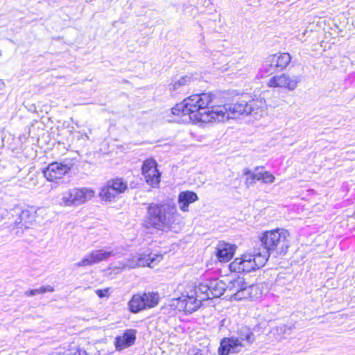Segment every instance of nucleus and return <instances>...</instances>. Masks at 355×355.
<instances>
[{
	"instance_id": "obj_1",
	"label": "nucleus",
	"mask_w": 355,
	"mask_h": 355,
	"mask_svg": "<svg viewBox=\"0 0 355 355\" xmlns=\"http://www.w3.org/2000/svg\"><path fill=\"white\" fill-rule=\"evenodd\" d=\"M184 100L191 112V120L194 123L221 122L228 117L225 107L220 105L208 107L214 101L211 93L193 94Z\"/></svg>"
},
{
	"instance_id": "obj_2",
	"label": "nucleus",
	"mask_w": 355,
	"mask_h": 355,
	"mask_svg": "<svg viewBox=\"0 0 355 355\" xmlns=\"http://www.w3.org/2000/svg\"><path fill=\"white\" fill-rule=\"evenodd\" d=\"M179 213L174 205L169 203L149 204L143 226L146 229L154 228L162 232L171 230Z\"/></svg>"
},
{
	"instance_id": "obj_3",
	"label": "nucleus",
	"mask_w": 355,
	"mask_h": 355,
	"mask_svg": "<svg viewBox=\"0 0 355 355\" xmlns=\"http://www.w3.org/2000/svg\"><path fill=\"white\" fill-rule=\"evenodd\" d=\"M290 233L284 228H277L265 232L261 241L267 251L264 253L268 255H284L290 247Z\"/></svg>"
},
{
	"instance_id": "obj_4",
	"label": "nucleus",
	"mask_w": 355,
	"mask_h": 355,
	"mask_svg": "<svg viewBox=\"0 0 355 355\" xmlns=\"http://www.w3.org/2000/svg\"><path fill=\"white\" fill-rule=\"evenodd\" d=\"M267 260L268 255L266 254H244L241 257L236 258L229 266L231 271L249 272L263 266Z\"/></svg>"
},
{
	"instance_id": "obj_5",
	"label": "nucleus",
	"mask_w": 355,
	"mask_h": 355,
	"mask_svg": "<svg viewBox=\"0 0 355 355\" xmlns=\"http://www.w3.org/2000/svg\"><path fill=\"white\" fill-rule=\"evenodd\" d=\"M202 293L198 291V286L193 288L192 286H188L181 296L173 300V305L180 311L186 313H192L196 311L201 305V302L207 300L202 297Z\"/></svg>"
},
{
	"instance_id": "obj_6",
	"label": "nucleus",
	"mask_w": 355,
	"mask_h": 355,
	"mask_svg": "<svg viewBox=\"0 0 355 355\" xmlns=\"http://www.w3.org/2000/svg\"><path fill=\"white\" fill-rule=\"evenodd\" d=\"M227 297L236 300L246 298H252L258 293L257 286L248 285L243 277H238L228 282L227 284Z\"/></svg>"
},
{
	"instance_id": "obj_7",
	"label": "nucleus",
	"mask_w": 355,
	"mask_h": 355,
	"mask_svg": "<svg viewBox=\"0 0 355 355\" xmlns=\"http://www.w3.org/2000/svg\"><path fill=\"white\" fill-rule=\"evenodd\" d=\"M227 297L236 300L246 298H252L258 293L257 286L248 285L243 277H238L228 282L227 284Z\"/></svg>"
},
{
	"instance_id": "obj_8",
	"label": "nucleus",
	"mask_w": 355,
	"mask_h": 355,
	"mask_svg": "<svg viewBox=\"0 0 355 355\" xmlns=\"http://www.w3.org/2000/svg\"><path fill=\"white\" fill-rule=\"evenodd\" d=\"M94 191L87 187L69 189L62 193L59 205L62 207L79 206L91 200Z\"/></svg>"
},
{
	"instance_id": "obj_9",
	"label": "nucleus",
	"mask_w": 355,
	"mask_h": 355,
	"mask_svg": "<svg viewBox=\"0 0 355 355\" xmlns=\"http://www.w3.org/2000/svg\"><path fill=\"white\" fill-rule=\"evenodd\" d=\"M227 289V284L219 279H206L198 286V291L206 300L220 297Z\"/></svg>"
},
{
	"instance_id": "obj_10",
	"label": "nucleus",
	"mask_w": 355,
	"mask_h": 355,
	"mask_svg": "<svg viewBox=\"0 0 355 355\" xmlns=\"http://www.w3.org/2000/svg\"><path fill=\"white\" fill-rule=\"evenodd\" d=\"M119 253L116 248H107L94 250L86 254L80 261L76 263L75 266L78 268L87 267L105 261L110 257L116 256Z\"/></svg>"
},
{
	"instance_id": "obj_11",
	"label": "nucleus",
	"mask_w": 355,
	"mask_h": 355,
	"mask_svg": "<svg viewBox=\"0 0 355 355\" xmlns=\"http://www.w3.org/2000/svg\"><path fill=\"white\" fill-rule=\"evenodd\" d=\"M163 259L162 254H145L137 253L127 260L123 268H135L137 267H150L154 268Z\"/></svg>"
},
{
	"instance_id": "obj_12",
	"label": "nucleus",
	"mask_w": 355,
	"mask_h": 355,
	"mask_svg": "<svg viewBox=\"0 0 355 355\" xmlns=\"http://www.w3.org/2000/svg\"><path fill=\"white\" fill-rule=\"evenodd\" d=\"M300 82L299 76L284 73L270 78L268 81V85L270 87H279L293 91Z\"/></svg>"
},
{
	"instance_id": "obj_13",
	"label": "nucleus",
	"mask_w": 355,
	"mask_h": 355,
	"mask_svg": "<svg viewBox=\"0 0 355 355\" xmlns=\"http://www.w3.org/2000/svg\"><path fill=\"white\" fill-rule=\"evenodd\" d=\"M142 174L147 184L153 187H157L160 182V173L157 170V164L153 159L144 162Z\"/></svg>"
},
{
	"instance_id": "obj_14",
	"label": "nucleus",
	"mask_w": 355,
	"mask_h": 355,
	"mask_svg": "<svg viewBox=\"0 0 355 355\" xmlns=\"http://www.w3.org/2000/svg\"><path fill=\"white\" fill-rule=\"evenodd\" d=\"M243 345L236 338L235 336L224 338L220 340L218 349V355H231L240 353L243 349Z\"/></svg>"
},
{
	"instance_id": "obj_15",
	"label": "nucleus",
	"mask_w": 355,
	"mask_h": 355,
	"mask_svg": "<svg viewBox=\"0 0 355 355\" xmlns=\"http://www.w3.org/2000/svg\"><path fill=\"white\" fill-rule=\"evenodd\" d=\"M70 168L62 163L53 162L50 164L43 171L46 179L49 182H55L63 178Z\"/></svg>"
},
{
	"instance_id": "obj_16",
	"label": "nucleus",
	"mask_w": 355,
	"mask_h": 355,
	"mask_svg": "<svg viewBox=\"0 0 355 355\" xmlns=\"http://www.w3.org/2000/svg\"><path fill=\"white\" fill-rule=\"evenodd\" d=\"M248 115L260 119L267 114L268 107L264 98L249 99Z\"/></svg>"
},
{
	"instance_id": "obj_17",
	"label": "nucleus",
	"mask_w": 355,
	"mask_h": 355,
	"mask_svg": "<svg viewBox=\"0 0 355 355\" xmlns=\"http://www.w3.org/2000/svg\"><path fill=\"white\" fill-rule=\"evenodd\" d=\"M246 98H248L247 96H243L242 98L238 99L236 102L233 104L221 105L222 106L225 107L228 114V117L225 119V121L232 117L231 116L232 114L248 115L249 100H247Z\"/></svg>"
},
{
	"instance_id": "obj_18",
	"label": "nucleus",
	"mask_w": 355,
	"mask_h": 355,
	"mask_svg": "<svg viewBox=\"0 0 355 355\" xmlns=\"http://www.w3.org/2000/svg\"><path fill=\"white\" fill-rule=\"evenodd\" d=\"M291 60L289 53H281L269 56L267 62L273 69H283L289 64Z\"/></svg>"
},
{
	"instance_id": "obj_19",
	"label": "nucleus",
	"mask_w": 355,
	"mask_h": 355,
	"mask_svg": "<svg viewBox=\"0 0 355 355\" xmlns=\"http://www.w3.org/2000/svg\"><path fill=\"white\" fill-rule=\"evenodd\" d=\"M236 246L234 245L220 242L216 248V256L220 262L229 261L234 254Z\"/></svg>"
},
{
	"instance_id": "obj_20",
	"label": "nucleus",
	"mask_w": 355,
	"mask_h": 355,
	"mask_svg": "<svg viewBox=\"0 0 355 355\" xmlns=\"http://www.w3.org/2000/svg\"><path fill=\"white\" fill-rule=\"evenodd\" d=\"M136 339V330L127 329L122 336L116 338L115 346L116 349L121 350L135 343Z\"/></svg>"
},
{
	"instance_id": "obj_21",
	"label": "nucleus",
	"mask_w": 355,
	"mask_h": 355,
	"mask_svg": "<svg viewBox=\"0 0 355 355\" xmlns=\"http://www.w3.org/2000/svg\"><path fill=\"white\" fill-rule=\"evenodd\" d=\"M171 113L173 116H176L174 121L177 122H187L191 120V112L189 107H187L185 100L182 103L177 104L174 107L171 109Z\"/></svg>"
},
{
	"instance_id": "obj_22",
	"label": "nucleus",
	"mask_w": 355,
	"mask_h": 355,
	"mask_svg": "<svg viewBox=\"0 0 355 355\" xmlns=\"http://www.w3.org/2000/svg\"><path fill=\"white\" fill-rule=\"evenodd\" d=\"M198 200L196 193L191 191H182L179 193L178 202L179 208L182 211H189V206L190 204L195 202Z\"/></svg>"
},
{
	"instance_id": "obj_23",
	"label": "nucleus",
	"mask_w": 355,
	"mask_h": 355,
	"mask_svg": "<svg viewBox=\"0 0 355 355\" xmlns=\"http://www.w3.org/2000/svg\"><path fill=\"white\" fill-rule=\"evenodd\" d=\"M236 334V338L243 345V347L250 345L255 340L253 331L248 326H242L239 328Z\"/></svg>"
},
{
	"instance_id": "obj_24",
	"label": "nucleus",
	"mask_w": 355,
	"mask_h": 355,
	"mask_svg": "<svg viewBox=\"0 0 355 355\" xmlns=\"http://www.w3.org/2000/svg\"><path fill=\"white\" fill-rule=\"evenodd\" d=\"M100 198L104 201L110 202L115 200L119 195L111 187L108 182L101 188Z\"/></svg>"
},
{
	"instance_id": "obj_25",
	"label": "nucleus",
	"mask_w": 355,
	"mask_h": 355,
	"mask_svg": "<svg viewBox=\"0 0 355 355\" xmlns=\"http://www.w3.org/2000/svg\"><path fill=\"white\" fill-rule=\"evenodd\" d=\"M192 81V76L190 75H185L178 78H175L172 80L171 84L168 85L169 90L171 91H178L182 87L189 85Z\"/></svg>"
},
{
	"instance_id": "obj_26",
	"label": "nucleus",
	"mask_w": 355,
	"mask_h": 355,
	"mask_svg": "<svg viewBox=\"0 0 355 355\" xmlns=\"http://www.w3.org/2000/svg\"><path fill=\"white\" fill-rule=\"evenodd\" d=\"M129 309L132 313H138L145 309L142 295H134L128 303Z\"/></svg>"
},
{
	"instance_id": "obj_27",
	"label": "nucleus",
	"mask_w": 355,
	"mask_h": 355,
	"mask_svg": "<svg viewBox=\"0 0 355 355\" xmlns=\"http://www.w3.org/2000/svg\"><path fill=\"white\" fill-rule=\"evenodd\" d=\"M144 304L146 309L155 307L159 302V295L155 293H147L142 294Z\"/></svg>"
},
{
	"instance_id": "obj_28",
	"label": "nucleus",
	"mask_w": 355,
	"mask_h": 355,
	"mask_svg": "<svg viewBox=\"0 0 355 355\" xmlns=\"http://www.w3.org/2000/svg\"><path fill=\"white\" fill-rule=\"evenodd\" d=\"M111 187L120 195L128 189V184L121 178H115L107 181Z\"/></svg>"
},
{
	"instance_id": "obj_29",
	"label": "nucleus",
	"mask_w": 355,
	"mask_h": 355,
	"mask_svg": "<svg viewBox=\"0 0 355 355\" xmlns=\"http://www.w3.org/2000/svg\"><path fill=\"white\" fill-rule=\"evenodd\" d=\"M35 219L34 214L30 210H23L19 215V221L16 223L28 227Z\"/></svg>"
},
{
	"instance_id": "obj_30",
	"label": "nucleus",
	"mask_w": 355,
	"mask_h": 355,
	"mask_svg": "<svg viewBox=\"0 0 355 355\" xmlns=\"http://www.w3.org/2000/svg\"><path fill=\"white\" fill-rule=\"evenodd\" d=\"M54 291V288L51 286H42L41 288H37V289H32V290H30V291H28L26 292V295H28V296H33V295H39V294H41V293H46V292H53Z\"/></svg>"
},
{
	"instance_id": "obj_31",
	"label": "nucleus",
	"mask_w": 355,
	"mask_h": 355,
	"mask_svg": "<svg viewBox=\"0 0 355 355\" xmlns=\"http://www.w3.org/2000/svg\"><path fill=\"white\" fill-rule=\"evenodd\" d=\"M275 180V176L268 171H264L261 181L266 184H271Z\"/></svg>"
},
{
	"instance_id": "obj_32",
	"label": "nucleus",
	"mask_w": 355,
	"mask_h": 355,
	"mask_svg": "<svg viewBox=\"0 0 355 355\" xmlns=\"http://www.w3.org/2000/svg\"><path fill=\"white\" fill-rule=\"evenodd\" d=\"M66 355H86V352L84 350L80 349L76 346L71 347Z\"/></svg>"
},
{
	"instance_id": "obj_33",
	"label": "nucleus",
	"mask_w": 355,
	"mask_h": 355,
	"mask_svg": "<svg viewBox=\"0 0 355 355\" xmlns=\"http://www.w3.org/2000/svg\"><path fill=\"white\" fill-rule=\"evenodd\" d=\"M96 293L99 297L102 298L108 295L109 289H98L96 291Z\"/></svg>"
},
{
	"instance_id": "obj_34",
	"label": "nucleus",
	"mask_w": 355,
	"mask_h": 355,
	"mask_svg": "<svg viewBox=\"0 0 355 355\" xmlns=\"http://www.w3.org/2000/svg\"><path fill=\"white\" fill-rule=\"evenodd\" d=\"M255 180H256V178L254 177V173H252V174L249 175L248 177L246 178L245 183L248 185L252 184L254 183Z\"/></svg>"
},
{
	"instance_id": "obj_35",
	"label": "nucleus",
	"mask_w": 355,
	"mask_h": 355,
	"mask_svg": "<svg viewBox=\"0 0 355 355\" xmlns=\"http://www.w3.org/2000/svg\"><path fill=\"white\" fill-rule=\"evenodd\" d=\"M264 171H265L254 172V177L256 178V180H261L263 179Z\"/></svg>"
},
{
	"instance_id": "obj_36",
	"label": "nucleus",
	"mask_w": 355,
	"mask_h": 355,
	"mask_svg": "<svg viewBox=\"0 0 355 355\" xmlns=\"http://www.w3.org/2000/svg\"><path fill=\"white\" fill-rule=\"evenodd\" d=\"M252 173H254V172H251V171H250V170L249 168H245V169L243 170V174H244L245 175H250V174H252Z\"/></svg>"
},
{
	"instance_id": "obj_37",
	"label": "nucleus",
	"mask_w": 355,
	"mask_h": 355,
	"mask_svg": "<svg viewBox=\"0 0 355 355\" xmlns=\"http://www.w3.org/2000/svg\"><path fill=\"white\" fill-rule=\"evenodd\" d=\"M284 329V327H277L275 329L278 331H282L283 329Z\"/></svg>"
}]
</instances>
